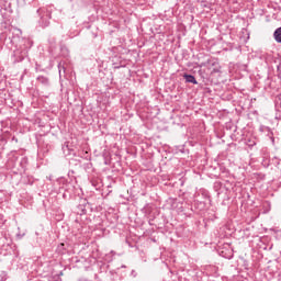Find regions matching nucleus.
Returning a JSON list of instances; mask_svg holds the SVG:
<instances>
[{
    "instance_id": "9d476101",
    "label": "nucleus",
    "mask_w": 281,
    "mask_h": 281,
    "mask_svg": "<svg viewBox=\"0 0 281 281\" xmlns=\"http://www.w3.org/2000/svg\"><path fill=\"white\" fill-rule=\"evenodd\" d=\"M198 194H201L203 199H210V192L205 189H200Z\"/></svg>"
},
{
    "instance_id": "20e7f679",
    "label": "nucleus",
    "mask_w": 281,
    "mask_h": 281,
    "mask_svg": "<svg viewBox=\"0 0 281 281\" xmlns=\"http://www.w3.org/2000/svg\"><path fill=\"white\" fill-rule=\"evenodd\" d=\"M77 207L79 212H91L93 210L91 209V204H89L87 199H81Z\"/></svg>"
},
{
    "instance_id": "f8f14e48",
    "label": "nucleus",
    "mask_w": 281,
    "mask_h": 281,
    "mask_svg": "<svg viewBox=\"0 0 281 281\" xmlns=\"http://www.w3.org/2000/svg\"><path fill=\"white\" fill-rule=\"evenodd\" d=\"M248 146L252 148V146H256V142L250 143Z\"/></svg>"
},
{
    "instance_id": "4468645a",
    "label": "nucleus",
    "mask_w": 281,
    "mask_h": 281,
    "mask_svg": "<svg viewBox=\"0 0 281 281\" xmlns=\"http://www.w3.org/2000/svg\"><path fill=\"white\" fill-rule=\"evenodd\" d=\"M61 69H64V71H65V67H61Z\"/></svg>"
},
{
    "instance_id": "39448f33",
    "label": "nucleus",
    "mask_w": 281,
    "mask_h": 281,
    "mask_svg": "<svg viewBox=\"0 0 281 281\" xmlns=\"http://www.w3.org/2000/svg\"><path fill=\"white\" fill-rule=\"evenodd\" d=\"M194 206H195V210H198V212H205V202H201L196 200L194 202Z\"/></svg>"
},
{
    "instance_id": "9b49d317",
    "label": "nucleus",
    "mask_w": 281,
    "mask_h": 281,
    "mask_svg": "<svg viewBox=\"0 0 281 281\" xmlns=\"http://www.w3.org/2000/svg\"><path fill=\"white\" fill-rule=\"evenodd\" d=\"M58 69H59V76H63V64L58 65Z\"/></svg>"
},
{
    "instance_id": "7ed1b4c3",
    "label": "nucleus",
    "mask_w": 281,
    "mask_h": 281,
    "mask_svg": "<svg viewBox=\"0 0 281 281\" xmlns=\"http://www.w3.org/2000/svg\"><path fill=\"white\" fill-rule=\"evenodd\" d=\"M201 67H214L213 74H218L221 71V66L218 65V60L216 58H210L206 63L201 64Z\"/></svg>"
},
{
    "instance_id": "f03ea898",
    "label": "nucleus",
    "mask_w": 281,
    "mask_h": 281,
    "mask_svg": "<svg viewBox=\"0 0 281 281\" xmlns=\"http://www.w3.org/2000/svg\"><path fill=\"white\" fill-rule=\"evenodd\" d=\"M27 56V48H23V49H15L13 52V58H14V63H22V60H25Z\"/></svg>"
},
{
    "instance_id": "1a4fd4ad",
    "label": "nucleus",
    "mask_w": 281,
    "mask_h": 281,
    "mask_svg": "<svg viewBox=\"0 0 281 281\" xmlns=\"http://www.w3.org/2000/svg\"><path fill=\"white\" fill-rule=\"evenodd\" d=\"M57 184L59 186V190H65V186H67V180L65 178H58Z\"/></svg>"
},
{
    "instance_id": "0eeeda50",
    "label": "nucleus",
    "mask_w": 281,
    "mask_h": 281,
    "mask_svg": "<svg viewBox=\"0 0 281 281\" xmlns=\"http://www.w3.org/2000/svg\"><path fill=\"white\" fill-rule=\"evenodd\" d=\"M273 38L277 43L281 44V26L274 31Z\"/></svg>"
},
{
    "instance_id": "f257e3e1",
    "label": "nucleus",
    "mask_w": 281,
    "mask_h": 281,
    "mask_svg": "<svg viewBox=\"0 0 281 281\" xmlns=\"http://www.w3.org/2000/svg\"><path fill=\"white\" fill-rule=\"evenodd\" d=\"M37 14L40 15V26L41 27H47L49 26V19H52V16L49 15V11L40 8L37 9Z\"/></svg>"
},
{
    "instance_id": "6e6552de",
    "label": "nucleus",
    "mask_w": 281,
    "mask_h": 281,
    "mask_svg": "<svg viewBox=\"0 0 281 281\" xmlns=\"http://www.w3.org/2000/svg\"><path fill=\"white\" fill-rule=\"evenodd\" d=\"M37 82H41V85H44L45 87L49 86V79L44 76L37 77Z\"/></svg>"
},
{
    "instance_id": "ddd939ff",
    "label": "nucleus",
    "mask_w": 281,
    "mask_h": 281,
    "mask_svg": "<svg viewBox=\"0 0 281 281\" xmlns=\"http://www.w3.org/2000/svg\"><path fill=\"white\" fill-rule=\"evenodd\" d=\"M169 203H172V200H169Z\"/></svg>"
},
{
    "instance_id": "423d86ee",
    "label": "nucleus",
    "mask_w": 281,
    "mask_h": 281,
    "mask_svg": "<svg viewBox=\"0 0 281 281\" xmlns=\"http://www.w3.org/2000/svg\"><path fill=\"white\" fill-rule=\"evenodd\" d=\"M183 78L186 82H191V85H199V82L196 81V78H194V76L192 75H184Z\"/></svg>"
}]
</instances>
